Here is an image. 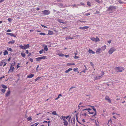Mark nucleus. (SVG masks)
Listing matches in <instances>:
<instances>
[{
    "instance_id": "1",
    "label": "nucleus",
    "mask_w": 126,
    "mask_h": 126,
    "mask_svg": "<svg viewBox=\"0 0 126 126\" xmlns=\"http://www.w3.org/2000/svg\"><path fill=\"white\" fill-rule=\"evenodd\" d=\"M104 74V71H102L99 74H97L94 77V78L95 80L99 79L101 78Z\"/></svg>"
},
{
    "instance_id": "2",
    "label": "nucleus",
    "mask_w": 126,
    "mask_h": 126,
    "mask_svg": "<svg viewBox=\"0 0 126 126\" xmlns=\"http://www.w3.org/2000/svg\"><path fill=\"white\" fill-rule=\"evenodd\" d=\"M114 70L116 72L118 73L119 72H122L123 70H124V67L120 66L116 67L114 68Z\"/></svg>"
},
{
    "instance_id": "3",
    "label": "nucleus",
    "mask_w": 126,
    "mask_h": 126,
    "mask_svg": "<svg viewBox=\"0 0 126 126\" xmlns=\"http://www.w3.org/2000/svg\"><path fill=\"white\" fill-rule=\"evenodd\" d=\"M29 46L30 45L29 44H24L23 46L22 45L19 46V47L22 49H26L29 47Z\"/></svg>"
},
{
    "instance_id": "4",
    "label": "nucleus",
    "mask_w": 126,
    "mask_h": 126,
    "mask_svg": "<svg viewBox=\"0 0 126 126\" xmlns=\"http://www.w3.org/2000/svg\"><path fill=\"white\" fill-rule=\"evenodd\" d=\"M117 7L115 6L110 5L108 8L107 10L108 11H113V10L116 9Z\"/></svg>"
},
{
    "instance_id": "5",
    "label": "nucleus",
    "mask_w": 126,
    "mask_h": 126,
    "mask_svg": "<svg viewBox=\"0 0 126 126\" xmlns=\"http://www.w3.org/2000/svg\"><path fill=\"white\" fill-rule=\"evenodd\" d=\"M91 40L95 42H98L100 41V40L99 38L97 37H96V38L93 37H92L90 38Z\"/></svg>"
},
{
    "instance_id": "6",
    "label": "nucleus",
    "mask_w": 126,
    "mask_h": 126,
    "mask_svg": "<svg viewBox=\"0 0 126 126\" xmlns=\"http://www.w3.org/2000/svg\"><path fill=\"white\" fill-rule=\"evenodd\" d=\"M6 61L7 60L6 59H4L1 61V62L0 63V66H2L3 65V63H4V64L3 65V66H5L7 64L6 63Z\"/></svg>"
},
{
    "instance_id": "7",
    "label": "nucleus",
    "mask_w": 126,
    "mask_h": 126,
    "mask_svg": "<svg viewBox=\"0 0 126 126\" xmlns=\"http://www.w3.org/2000/svg\"><path fill=\"white\" fill-rule=\"evenodd\" d=\"M116 49L114 47H112L108 51V53L109 54H111Z\"/></svg>"
},
{
    "instance_id": "8",
    "label": "nucleus",
    "mask_w": 126,
    "mask_h": 126,
    "mask_svg": "<svg viewBox=\"0 0 126 126\" xmlns=\"http://www.w3.org/2000/svg\"><path fill=\"white\" fill-rule=\"evenodd\" d=\"M42 12L45 15H49L50 13V12L49 10H45Z\"/></svg>"
},
{
    "instance_id": "9",
    "label": "nucleus",
    "mask_w": 126,
    "mask_h": 126,
    "mask_svg": "<svg viewBox=\"0 0 126 126\" xmlns=\"http://www.w3.org/2000/svg\"><path fill=\"white\" fill-rule=\"evenodd\" d=\"M83 110H87L88 111V112L90 114H94V112H91L90 111H89V110H91V109H90L89 108H88L85 109H84Z\"/></svg>"
},
{
    "instance_id": "10",
    "label": "nucleus",
    "mask_w": 126,
    "mask_h": 126,
    "mask_svg": "<svg viewBox=\"0 0 126 126\" xmlns=\"http://www.w3.org/2000/svg\"><path fill=\"white\" fill-rule=\"evenodd\" d=\"M105 99L106 100H108L109 103H111V101L110 99V98L109 96H106L105 97Z\"/></svg>"
},
{
    "instance_id": "11",
    "label": "nucleus",
    "mask_w": 126,
    "mask_h": 126,
    "mask_svg": "<svg viewBox=\"0 0 126 126\" xmlns=\"http://www.w3.org/2000/svg\"><path fill=\"white\" fill-rule=\"evenodd\" d=\"M88 28H89V27L88 26H84L83 27H80L79 29L81 30H84L87 29Z\"/></svg>"
},
{
    "instance_id": "12",
    "label": "nucleus",
    "mask_w": 126,
    "mask_h": 126,
    "mask_svg": "<svg viewBox=\"0 0 126 126\" xmlns=\"http://www.w3.org/2000/svg\"><path fill=\"white\" fill-rule=\"evenodd\" d=\"M14 70V67L13 66H11L10 69L9 70V71L10 72H12Z\"/></svg>"
},
{
    "instance_id": "13",
    "label": "nucleus",
    "mask_w": 126,
    "mask_h": 126,
    "mask_svg": "<svg viewBox=\"0 0 126 126\" xmlns=\"http://www.w3.org/2000/svg\"><path fill=\"white\" fill-rule=\"evenodd\" d=\"M91 107H92V109H93V110L94 111V113L93 116H95L96 114V109L94 108V107L93 106H91Z\"/></svg>"
},
{
    "instance_id": "14",
    "label": "nucleus",
    "mask_w": 126,
    "mask_h": 126,
    "mask_svg": "<svg viewBox=\"0 0 126 126\" xmlns=\"http://www.w3.org/2000/svg\"><path fill=\"white\" fill-rule=\"evenodd\" d=\"M34 76V75L33 74H31L29 75L28 76L27 78H32Z\"/></svg>"
},
{
    "instance_id": "15",
    "label": "nucleus",
    "mask_w": 126,
    "mask_h": 126,
    "mask_svg": "<svg viewBox=\"0 0 126 126\" xmlns=\"http://www.w3.org/2000/svg\"><path fill=\"white\" fill-rule=\"evenodd\" d=\"M106 48V45H104L102 47L100 48L101 49V50L104 51Z\"/></svg>"
},
{
    "instance_id": "16",
    "label": "nucleus",
    "mask_w": 126,
    "mask_h": 126,
    "mask_svg": "<svg viewBox=\"0 0 126 126\" xmlns=\"http://www.w3.org/2000/svg\"><path fill=\"white\" fill-rule=\"evenodd\" d=\"M43 49L45 51H48V48H47V45H46L44 47Z\"/></svg>"
},
{
    "instance_id": "17",
    "label": "nucleus",
    "mask_w": 126,
    "mask_h": 126,
    "mask_svg": "<svg viewBox=\"0 0 126 126\" xmlns=\"http://www.w3.org/2000/svg\"><path fill=\"white\" fill-rule=\"evenodd\" d=\"M101 49L100 48H99L96 50V53H98L99 54H100L101 53Z\"/></svg>"
},
{
    "instance_id": "18",
    "label": "nucleus",
    "mask_w": 126,
    "mask_h": 126,
    "mask_svg": "<svg viewBox=\"0 0 126 126\" xmlns=\"http://www.w3.org/2000/svg\"><path fill=\"white\" fill-rule=\"evenodd\" d=\"M65 118L66 120L67 119L68 120V121L69 122L70 119L71 118V116L69 115L66 117H65Z\"/></svg>"
},
{
    "instance_id": "19",
    "label": "nucleus",
    "mask_w": 126,
    "mask_h": 126,
    "mask_svg": "<svg viewBox=\"0 0 126 126\" xmlns=\"http://www.w3.org/2000/svg\"><path fill=\"white\" fill-rule=\"evenodd\" d=\"M6 34L7 35H10L11 36H13L15 37H16V36L14 35V34L12 33H7Z\"/></svg>"
},
{
    "instance_id": "20",
    "label": "nucleus",
    "mask_w": 126,
    "mask_h": 126,
    "mask_svg": "<svg viewBox=\"0 0 126 126\" xmlns=\"http://www.w3.org/2000/svg\"><path fill=\"white\" fill-rule=\"evenodd\" d=\"M46 123L47 124L46 126H49V124L50 123V121H45L43 122V123Z\"/></svg>"
},
{
    "instance_id": "21",
    "label": "nucleus",
    "mask_w": 126,
    "mask_h": 126,
    "mask_svg": "<svg viewBox=\"0 0 126 126\" xmlns=\"http://www.w3.org/2000/svg\"><path fill=\"white\" fill-rule=\"evenodd\" d=\"M63 123H64V125L65 126H66L68 125V123L67 121H64L63 122Z\"/></svg>"
},
{
    "instance_id": "22",
    "label": "nucleus",
    "mask_w": 126,
    "mask_h": 126,
    "mask_svg": "<svg viewBox=\"0 0 126 126\" xmlns=\"http://www.w3.org/2000/svg\"><path fill=\"white\" fill-rule=\"evenodd\" d=\"M75 65V64L74 63H67V66H70L71 65Z\"/></svg>"
},
{
    "instance_id": "23",
    "label": "nucleus",
    "mask_w": 126,
    "mask_h": 126,
    "mask_svg": "<svg viewBox=\"0 0 126 126\" xmlns=\"http://www.w3.org/2000/svg\"><path fill=\"white\" fill-rule=\"evenodd\" d=\"M72 70V68H69L68 70H66L65 71V72L66 73H67L68 72H69L70 71H71Z\"/></svg>"
},
{
    "instance_id": "24",
    "label": "nucleus",
    "mask_w": 126,
    "mask_h": 126,
    "mask_svg": "<svg viewBox=\"0 0 126 126\" xmlns=\"http://www.w3.org/2000/svg\"><path fill=\"white\" fill-rule=\"evenodd\" d=\"M46 57H47L46 56H43L39 57V58H40L39 59H40L41 60V59H47Z\"/></svg>"
},
{
    "instance_id": "25",
    "label": "nucleus",
    "mask_w": 126,
    "mask_h": 126,
    "mask_svg": "<svg viewBox=\"0 0 126 126\" xmlns=\"http://www.w3.org/2000/svg\"><path fill=\"white\" fill-rule=\"evenodd\" d=\"M65 39L66 40H67L69 39H73V38L71 37L70 36H69L68 37H66L65 38Z\"/></svg>"
},
{
    "instance_id": "26",
    "label": "nucleus",
    "mask_w": 126,
    "mask_h": 126,
    "mask_svg": "<svg viewBox=\"0 0 126 126\" xmlns=\"http://www.w3.org/2000/svg\"><path fill=\"white\" fill-rule=\"evenodd\" d=\"M44 52V53H45V52L44 50L43 49H42L41 50L39 51V53L40 54H41Z\"/></svg>"
},
{
    "instance_id": "27",
    "label": "nucleus",
    "mask_w": 126,
    "mask_h": 126,
    "mask_svg": "<svg viewBox=\"0 0 126 126\" xmlns=\"http://www.w3.org/2000/svg\"><path fill=\"white\" fill-rule=\"evenodd\" d=\"M8 52L7 50H5L3 52V55H7L8 54Z\"/></svg>"
},
{
    "instance_id": "28",
    "label": "nucleus",
    "mask_w": 126,
    "mask_h": 126,
    "mask_svg": "<svg viewBox=\"0 0 126 126\" xmlns=\"http://www.w3.org/2000/svg\"><path fill=\"white\" fill-rule=\"evenodd\" d=\"M10 94V91H7V93L6 94V96H8Z\"/></svg>"
},
{
    "instance_id": "29",
    "label": "nucleus",
    "mask_w": 126,
    "mask_h": 126,
    "mask_svg": "<svg viewBox=\"0 0 126 126\" xmlns=\"http://www.w3.org/2000/svg\"><path fill=\"white\" fill-rule=\"evenodd\" d=\"M15 42V41L14 40H13L12 41H10L8 43V44H13Z\"/></svg>"
},
{
    "instance_id": "30",
    "label": "nucleus",
    "mask_w": 126,
    "mask_h": 126,
    "mask_svg": "<svg viewBox=\"0 0 126 126\" xmlns=\"http://www.w3.org/2000/svg\"><path fill=\"white\" fill-rule=\"evenodd\" d=\"M88 52L90 53H92L93 54H94L95 53L94 51L92 50H90V49H89Z\"/></svg>"
},
{
    "instance_id": "31",
    "label": "nucleus",
    "mask_w": 126,
    "mask_h": 126,
    "mask_svg": "<svg viewBox=\"0 0 126 126\" xmlns=\"http://www.w3.org/2000/svg\"><path fill=\"white\" fill-rule=\"evenodd\" d=\"M57 55H58L60 57H62L64 56V54L62 53L58 54H57Z\"/></svg>"
},
{
    "instance_id": "32",
    "label": "nucleus",
    "mask_w": 126,
    "mask_h": 126,
    "mask_svg": "<svg viewBox=\"0 0 126 126\" xmlns=\"http://www.w3.org/2000/svg\"><path fill=\"white\" fill-rule=\"evenodd\" d=\"M53 34V32L51 31H48V35H51Z\"/></svg>"
},
{
    "instance_id": "33",
    "label": "nucleus",
    "mask_w": 126,
    "mask_h": 126,
    "mask_svg": "<svg viewBox=\"0 0 126 126\" xmlns=\"http://www.w3.org/2000/svg\"><path fill=\"white\" fill-rule=\"evenodd\" d=\"M73 70L74 72L78 71V73H79V72L78 71V68H74L73 69Z\"/></svg>"
},
{
    "instance_id": "34",
    "label": "nucleus",
    "mask_w": 126,
    "mask_h": 126,
    "mask_svg": "<svg viewBox=\"0 0 126 126\" xmlns=\"http://www.w3.org/2000/svg\"><path fill=\"white\" fill-rule=\"evenodd\" d=\"M7 50L10 51L12 52L13 50L11 48H9L8 47H7Z\"/></svg>"
},
{
    "instance_id": "35",
    "label": "nucleus",
    "mask_w": 126,
    "mask_h": 126,
    "mask_svg": "<svg viewBox=\"0 0 126 126\" xmlns=\"http://www.w3.org/2000/svg\"><path fill=\"white\" fill-rule=\"evenodd\" d=\"M62 119L64 121H66V120L65 116H62Z\"/></svg>"
},
{
    "instance_id": "36",
    "label": "nucleus",
    "mask_w": 126,
    "mask_h": 126,
    "mask_svg": "<svg viewBox=\"0 0 126 126\" xmlns=\"http://www.w3.org/2000/svg\"><path fill=\"white\" fill-rule=\"evenodd\" d=\"M42 77H38L36 79H35V81H37V80H38L39 79H40Z\"/></svg>"
},
{
    "instance_id": "37",
    "label": "nucleus",
    "mask_w": 126,
    "mask_h": 126,
    "mask_svg": "<svg viewBox=\"0 0 126 126\" xmlns=\"http://www.w3.org/2000/svg\"><path fill=\"white\" fill-rule=\"evenodd\" d=\"M1 86L4 89H6L7 88V87L5 85L2 84Z\"/></svg>"
},
{
    "instance_id": "38",
    "label": "nucleus",
    "mask_w": 126,
    "mask_h": 126,
    "mask_svg": "<svg viewBox=\"0 0 126 126\" xmlns=\"http://www.w3.org/2000/svg\"><path fill=\"white\" fill-rule=\"evenodd\" d=\"M32 119V118L31 116L27 118V120L28 121L31 120Z\"/></svg>"
},
{
    "instance_id": "39",
    "label": "nucleus",
    "mask_w": 126,
    "mask_h": 126,
    "mask_svg": "<svg viewBox=\"0 0 126 126\" xmlns=\"http://www.w3.org/2000/svg\"><path fill=\"white\" fill-rule=\"evenodd\" d=\"M21 55L23 57H25L26 55L25 53H21Z\"/></svg>"
},
{
    "instance_id": "40",
    "label": "nucleus",
    "mask_w": 126,
    "mask_h": 126,
    "mask_svg": "<svg viewBox=\"0 0 126 126\" xmlns=\"http://www.w3.org/2000/svg\"><path fill=\"white\" fill-rule=\"evenodd\" d=\"M16 64V63L15 62H14V63H12L11 64V66H14Z\"/></svg>"
},
{
    "instance_id": "41",
    "label": "nucleus",
    "mask_w": 126,
    "mask_h": 126,
    "mask_svg": "<svg viewBox=\"0 0 126 126\" xmlns=\"http://www.w3.org/2000/svg\"><path fill=\"white\" fill-rule=\"evenodd\" d=\"M90 64L91 66L93 67V68H94V64L92 63V62H91L90 63Z\"/></svg>"
},
{
    "instance_id": "42",
    "label": "nucleus",
    "mask_w": 126,
    "mask_h": 126,
    "mask_svg": "<svg viewBox=\"0 0 126 126\" xmlns=\"http://www.w3.org/2000/svg\"><path fill=\"white\" fill-rule=\"evenodd\" d=\"M52 114L53 115H56L57 113L56 111H53L52 112Z\"/></svg>"
},
{
    "instance_id": "43",
    "label": "nucleus",
    "mask_w": 126,
    "mask_h": 126,
    "mask_svg": "<svg viewBox=\"0 0 126 126\" xmlns=\"http://www.w3.org/2000/svg\"><path fill=\"white\" fill-rule=\"evenodd\" d=\"M75 120L74 117V119L73 120V122H72V123H73L74 124H75Z\"/></svg>"
},
{
    "instance_id": "44",
    "label": "nucleus",
    "mask_w": 126,
    "mask_h": 126,
    "mask_svg": "<svg viewBox=\"0 0 126 126\" xmlns=\"http://www.w3.org/2000/svg\"><path fill=\"white\" fill-rule=\"evenodd\" d=\"M87 5H88L89 6H91V4L90 2L89 1H88L87 2Z\"/></svg>"
},
{
    "instance_id": "45",
    "label": "nucleus",
    "mask_w": 126,
    "mask_h": 126,
    "mask_svg": "<svg viewBox=\"0 0 126 126\" xmlns=\"http://www.w3.org/2000/svg\"><path fill=\"white\" fill-rule=\"evenodd\" d=\"M39 59L40 58H39V57H38L37 58H36V60L37 61V62L40 61V59Z\"/></svg>"
},
{
    "instance_id": "46",
    "label": "nucleus",
    "mask_w": 126,
    "mask_h": 126,
    "mask_svg": "<svg viewBox=\"0 0 126 126\" xmlns=\"http://www.w3.org/2000/svg\"><path fill=\"white\" fill-rule=\"evenodd\" d=\"M87 70L86 68V69H84L83 70V71H81V72L80 73H81L83 72L84 73H85L86 72V71Z\"/></svg>"
},
{
    "instance_id": "47",
    "label": "nucleus",
    "mask_w": 126,
    "mask_h": 126,
    "mask_svg": "<svg viewBox=\"0 0 126 126\" xmlns=\"http://www.w3.org/2000/svg\"><path fill=\"white\" fill-rule=\"evenodd\" d=\"M1 90L2 92H3V93H4L6 91L5 90L3 89H2Z\"/></svg>"
},
{
    "instance_id": "48",
    "label": "nucleus",
    "mask_w": 126,
    "mask_h": 126,
    "mask_svg": "<svg viewBox=\"0 0 126 126\" xmlns=\"http://www.w3.org/2000/svg\"><path fill=\"white\" fill-rule=\"evenodd\" d=\"M39 34L40 35H46L45 33L43 32L40 33Z\"/></svg>"
},
{
    "instance_id": "49",
    "label": "nucleus",
    "mask_w": 126,
    "mask_h": 126,
    "mask_svg": "<svg viewBox=\"0 0 126 126\" xmlns=\"http://www.w3.org/2000/svg\"><path fill=\"white\" fill-rule=\"evenodd\" d=\"M12 19L11 18H8V20L9 22H11L12 21Z\"/></svg>"
},
{
    "instance_id": "50",
    "label": "nucleus",
    "mask_w": 126,
    "mask_h": 126,
    "mask_svg": "<svg viewBox=\"0 0 126 126\" xmlns=\"http://www.w3.org/2000/svg\"><path fill=\"white\" fill-rule=\"evenodd\" d=\"M38 124L39 123H36L34 124L33 125L34 126H37Z\"/></svg>"
},
{
    "instance_id": "51",
    "label": "nucleus",
    "mask_w": 126,
    "mask_h": 126,
    "mask_svg": "<svg viewBox=\"0 0 126 126\" xmlns=\"http://www.w3.org/2000/svg\"><path fill=\"white\" fill-rule=\"evenodd\" d=\"M41 26L42 27H43L45 28H47V27L46 26H45V25H43L41 24Z\"/></svg>"
},
{
    "instance_id": "52",
    "label": "nucleus",
    "mask_w": 126,
    "mask_h": 126,
    "mask_svg": "<svg viewBox=\"0 0 126 126\" xmlns=\"http://www.w3.org/2000/svg\"><path fill=\"white\" fill-rule=\"evenodd\" d=\"M64 56L66 58L68 57H69V55H64Z\"/></svg>"
},
{
    "instance_id": "53",
    "label": "nucleus",
    "mask_w": 126,
    "mask_h": 126,
    "mask_svg": "<svg viewBox=\"0 0 126 126\" xmlns=\"http://www.w3.org/2000/svg\"><path fill=\"white\" fill-rule=\"evenodd\" d=\"M78 113L77 114H76V119L77 120H78Z\"/></svg>"
},
{
    "instance_id": "54",
    "label": "nucleus",
    "mask_w": 126,
    "mask_h": 126,
    "mask_svg": "<svg viewBox=\"0 0 126 126\" xmlns=\"http://www.w3.org/2000/svg\"><path fill=\"white\" fill-rule=\"evenodd\" d=\"M79 58V57L76 56H75L74 57V58L75 59H77Z\"/></svg>"
},
{
    "instance_id": "55",
    "label": "nucleus",
    "mask_w": 126,
    "mask_h": 126,
    "mask_svg": "<svg viewBox=\"0 0 126 126\" xmlns=\"http://www.w3.org/2000/svg\"><path fill=\"white\" fill-rule=\"evenodd\" d=\"M60 96H62V95L61 94H59L58 96V97H57V98H58V99L60 98Z\"/></svg>"
},
{
    "instance_id": "56",
    "label": "nucleus",
    "mask_w": 126,
    "mask_h": 126,
    "mask_svg": "<svg viewBox=\"0 0 126 126\" xmlns=\"http://www.w3.org/2000/svg\"><path fill=\"white\" fill-rule=\"evenodd\" d=\"M90 15V13H86L85 14V15L86 16H88Z\"/></svg>"
},
{
    "instance_id": "57",
    "label": "nucleus",
    "mask_w": 126,
    "mask_h": 126,
    "mask_svg": "<svg viewBox=\"0 0 126 126\" xmlns=\"http://www.w3.org/2000/svg\"><path fill=\"white\" fill-rule=\"evenodd\" d=\"M30 60V61H31V62H33V59H32V58H31L30 59V60Z\"/></svg>"
},
{
    "instance_id": "58",
    "label": "nucleus",
    "mask_w": 126,
    "mask_h": 126,
    "mask_svg": "<svg viewBox=\"0 0 126 126\" xmlns=\"http://www.w3.org/2000/svg\"><path fill=\"white\" fill-rule=\"evenodd\" d=\"M81 103H80V104H79V105L78 106V107H79V109L80 108V107H82V106H80V105H81Z\"/></svg>"
},
{
    "instance_id": "59",
    "label": "nucleus",
    "mask_w": 126,
    "mask_h": 126,
    "mask_svg": "<svg viewBox=\"0 0 126 126\" xmlns=\"http://www.w3.org/2000/svg\"><path fill=\"white\" fill-rule=\"evenodd\" d=\"M57 1H58V2H63V1H62V0H56Z\"/></svg>"
},
{
    "instance_id": "60",
    "label": "nucleus",
    "mask_w": 126,
    "mask_h": 126,
    "mask_svg": "<svg viewBox=\"0 0 126 126\" xmlns=\"http://www.w3.org/2000/svg\"><path fill=\"white\" fill-rule=\"evenodd\" d=\"M95 0L98 3H100V1L99 0Z\"/></svg>"
},
{
    "instance_id": "61",
    "label": "nucleus",
    "mask_w": 126,
    "mask_h": 126,
    "mask_svg": "<svg viewBox=\"0 0 126 126\" xmlns=\"http://www.w3.org/2000/svg\"><path fill=\"white\" fill-rule=\"evenodd\" d=\"M118 2L120 3V4H121V3H123L122 2L121 0H119L118 1Z\"/></svg>"
},
{
    "instance_id": "62",
    "label": "nucleus",
    "mask_w": 126,
    "mask_h": 126,
    "mask_svg": "<svg viewBox=\"0 0 126 126\" xmlns=\"http://www.w3.org/2000/svg\"><path fill=\"white\" fill-rule=\"evenodd\" d=\"M11 31V30H10L8 29L6 31L7 32H10Z\"/></svg>"
},
{
    "instance_id": "63",
    "label": "nucleus",
    "mask_w": 126,
    "mask_h": 126,
    "mask_svg": "<svg viewBox=\"0 0 126 126\" xmlns=\"http://www.w3.org/2000/svg\"><path fill=\"white\" fill-rule=\"evenodd\" d=\"M26 53L27 54H28L29 53L28 51V50H27L26 51Z\"/></svg>"
},
{
    "instance_id": "64",
    "label": "nucleus",
    "mask_w": 126,
    "mask_h": 126,
    "mask_svg": "<svg viewBox=\"0 0 126 126\" xmlns=\"http://www.w3.org/2000/svg\"><path fill=\"white\" fill-rule=\"evenodd\" d=\"M80 4L83 5H84V3L83 2H81L80 3Z\"/></svg>"
}]
</instances>
